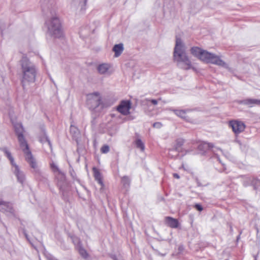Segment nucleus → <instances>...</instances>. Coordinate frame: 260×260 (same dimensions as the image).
I'll use <instances>...</instances> for the list:
<instances>
[{
    "instance_id": "nucleus-4",
    "label": "nucleus",
    "mask_w": 260,
    "mask_h": 260,
    "mask_svg": "<svg viewBox=\"0 0 260 260\" xmlns=\"http://www.w3.org/2000/svg\"><path fill=\"white\" fill-rule=\"evenodd\" d=\"M22 69L23 76L22 83L23 86L27 83L34 82L36 75V70L35 67L30 63H27L23 64Z\"/></svg>"
},
{
    "instance_id": "nucleus-10",
    "label": "nucleus",
    "mask_w": 260,
    "mask_h": 260,
    "mask_svg": "<svg viewBox=\"0 0 260 260\" xmlns=\"http://www.w3.org/2000/svg\"><path fill=\"white\" fill-rule=\"evenodd\" d=\"M0 151L4 152L5 155L9 159L11 164L12 166L15 167V169L13 171L14 173L16 175V165L15 164L14 159L13 157L12 154L7 147H1L0 148Z\"/></svg>"
},
{
    "instance_id": "nucleus-17",
    "label": "nucleus",
    "mask_w": 260,
    "mask_h": 260,
    "mask_svg": "<svg viewBox=\"0 0 260 260\" xmlns=\"http://www.w3.org/2000/svg\"><path fill=\"white\" fill-rule=\"evenodd\" d=\"M121 183L123 188L126 190L129 187L131 179L127 176H124L121 178Z\"/></svg>"
},
{
    "instance_id": "nucleus-13",
    "label": "nucleus",
    "mask_w": 260,
    "mask_h": 260,
    "mask_svg": "<svg viewBox=\"0 0 260 260\" xmlns=\"http://www.w3.org/2000/svg\"><path fill=\"white\" fill-rule=\"evenodd\" d=\"M189 111L188 110H174L173 112L177 116L180 117L182 119L186 121L190 122V117L187 115V112Z\"/></svg>"
},
{
    "instance_id": "nucleus-8",
    "label": "nucleus",
    "mask_w": 260,
    "mask_h": 260,
    "mask_svg": "<svg viewBox=\"0 0 260 260\" xmlns=\"http://www.w3.org/2000/svg\"><path fill=\"white\" fill-rule=\"evenodd\" d=\"M132 103L130 100H122L117 107V111L123 115H127L130 112Z\"/></svg>"
},
{
    "instance_id": "nucleus-2",
    "label": "nucleus",
    "mask_w": 260,
    "mask_h": 260,
    "mask_svg": "<svg viewBox=\"0 0 260 260\" xmlns=\"http://www.w3.org/2000/svg\"><path fill=\"white\" fill-rule=\"evenodd\" d=\"M190 51L192 55L204 62L211 63L221 67L226 66V63L218 56L203 50L199 47H192Z\"/></svg>"
},
{
    "instance_id": "nucleus-27",
    "label": "nucleus",
    "mask_w": 260,
    "mask_h": 260,
    "mask_svg": "<svg viewBox=\"0 0 260 260\" xmlns=\"http://www.w3.org/2000/svg\"><path fill=\"white\" fill-rule=\"evenodd\" d=\"M50 167H51V168L52 169V170L54 172L57 171L58 170L57 166L53 163H52L50 165Z\"/></svg>"
},
{
    "instance_id": "nucleus-32",
    "label": "nucleus",
    "mask_w": 260,
    "mask_h": 260,
    "mask_svg": "<svg viewBox=\"0 0 260 260\" xmlns=\"http://www.w3.org/2000/svg\"><path fill=\"white\" fill-rule=\"evenodd\" d=\"M73 128H75V127L74 126L71 125V128H71V131H72V129H73Z\"/></svg>"
},
{
    "instance_id": "nucleus-6",
    "label": "nucleus",
    "mask_w": 260,
    "mask_h": 260,
    "mask_svg": "<svg viewBox=\"0 0 260 260\" xmlns=\"http://www.w3.org/2000/svg\"><path fill=\"white\" fill-rule=\"evenodd\" d=\"M229 126L232 128L233 132L236 135L243 132L246 128V125L238 120H232L229 122Z\"/></svg>"
},
{
    "instance_id": "nucleus-19",
    "label": "nucleus",
    "mask_w": 260,
    "mask_h": 260,
    "mask_svg": "<svg viewBox=\"0 0 260 260\" xmlns=\"http://www.w3.org/2000/svg\"><path fill=\"white\" fill-rule=\"evenodd\" d=\"M123 50V47L122 44L115 45L113 48V51L115 52V56H119L122 53Z\"/></svg>"
},
{
    "instance_id": "nucleus-16",
    "label": "nucleus",
    "mask_w": 260,
    "mask_h": 260,
    "mask_svg": "<svg viewBox=\"0 0 260 260\" xmlns=\"http://www.w3.org/2000/svg\"><path fill=\"white\" fill-rule=\"evenodd\" d=\"M242 103L246 105L252 107L255 105H260V100L247 99L242 102Z\"/></svg>"
},
{
    "instance_id": "nucleus-33",
    "label": "nucleus",
    "mask_w": 260,
    "mask_h": 260,
    "mask_svg": "<svg viewBox=\"0 0 260 260\" xmlns=\"http://www.w3.org/2000/svg\"><path fill=\"white\" fill-rule=\"evenodd\" d=\"M115 260H118V259H116V258H115Z\"/></svg>"
},
{
    "instance_id": "nucleus-1",
    "label": "nucleus",
    "mask_w": 260,
    "mask_h": 260,
    "mask_svg": "<svg viewBox=\"0 0 260 260\" xmlns=\"http://www.w3.org/2000/svg\"><path fill=\"white\" fill-rule=\"evenodd\" d=\"M24 130L22 125L17 124V137L19 142L20 148L24 154L25 160L32 168L36 169L37 167V164L31 153L27 141L24 138L22 134Z\"/></svg>"
},
{
    "instance_id": "nucleus-28",
    "label": "nucleus",
    "mask_w": 260,
    "mask_h": 260,
    "mask_svg": "<svg viewBox=\"0 0 260 260\" xmlns=\"http://www.w3.org/2000/svg\"><path fill=\"white\" fill-rule=\"evenodd\" d=\"M194 208L199 211H201L203 209L202 206L200 204H196L194 205Z\"/></svg>"
},
{
    "instance_id": "nucleus-3",
    "label": "nucleus",
    "mask_w": 260,
    "mask_h": 260,
    "mask_svg": "<svg viewBox=\"0 0 260 260\" xmlns=\"http://www.w3.org/2000/svg\"><path fill=\"white\" fill-rule=\"evenodd\" d=\"M183 45L180 39L177 38L176 45L174 49V57H178V61L182 62L181 68L184 70H188L191 68V62L188 57L184 54L183 50Z\"/></svg>"
},
{
    "instance_id": "nucleus-18",
    "label": "nucleus",
    "mask_w": 260,
    "mask_h": 260,
    "mask_svg": "<svg viewBox=\"0 0 260 260\" xmlns=\"http://www.w3.org/2000/svg\"><path fill=\"white\" fill-rule=\"evenodd\" d=\"M214 145L212 143H207L205 142H203L201 143L199 146V148L200 150L207 151L213 148Z\"/></svg>"
},
{
    "instance_id": "nucleus-15",
    "label": "nucleus",
    "mask_w": 260,
    "mask_h": 260,
    "mask_svg": "<svg viewBox=\"0 0 260 260\" xmlns=\"http://www.w3.org/2000/svg\"><path fill=\"white\" fill-rule=\"evenodd\" d=\"M184 143V140L181 138L177 139L174 145V149L175 151L178 152H182L183 151V145Z\"/></svg>"
},
{
    "instance_id": "nucleus-30",
    "label": "nucleus",
    "mask_w": 260,
    "mask_h": 260,
    "mask_svg": "<svg viewBox=\"0 0 260 260\" xmlns=\"http://www.w3.org/2000/svg\"><path fill=\"white\" fill-rule=\"evenodd\" d=\"M150 101L151 102V103L152 104H153V105H157V103H158V102H157V100H154V99L151 100H150Z\"/></svg>"
},
{
    "instance_id": "nucleus-5",
    "label": "nucleus",
    "mask_w": 260,
    "mask_h": 260,
    "mask_svg": "<svg viewBox=\"0 0 260 260\" xmlns=\"http://www.w3.org/2000/svg\"><path fill=\"white\" fill-rule=\"evenodd\" d=\"M48 29L56 37L62 36L61 27L59 20L57 18H54L48 22Z\"/></svg>"
},
{
    "instance_id": "nucleus-26",
    "label": "nucleus",
    "mask_w": 260,
    "mask_h": 260,
    "mask_svg": "<svg viewBox=\"0 0 260 260\" xmlns=\"http://www.w3.org/2000/svg\"><path fill=\"white\" fill-rule=\"evenodd\" d=\"M5 26L3 24L0 23V35L2 36L3 35V30L5 29Z\"/></svg>"
},
{
    "instance_id": "nucleus-7",
    "label": "nucleus",
    "mask_w": 260,
    "mask_h": 260,
    "mask_svg": "<svg viewBox=\"0 0 260 260\" xmlns=\"http://www.w3.org/2000/svg\"><path fill=\"white\" fill-rule=\"evenodd\" d=\"M101 101L99 93L96 92L87 95V104L90 109H94L98 107Z\"/></svg>"
},
{
    "instance_id": "nucleus-23",
    "label": "nucleus",
    "mask_w": 260,
    "mask_h": 260,
    "mask_svg": "<svg viewBox=\"0 0 260 260\" xmlns=\"http://www.w3.org/2000/svg\"><path fill=\"white\" fill-rule=\"evenodd\" d=\"M109 147L107 145H103L101 148V152L102 153H107L109 151Z\"/></svg>"
},
{
    "instance_id": "nucleus-11",
    "label": "nucleus",
    "mask_w": 260,
    "mask_h": 260,
    "mask_svg": "<svg viewBox=\"0 0 260 260\" xmlns=\"http://www.w3.org/2000/svg\"><path fill=\"white\" fill-rule=\"evenodd\" d=\"M165 222L167 225L172 229H176L179 225L178 220L171 216L165 217Z\"/></svg>"
},
{
    "instance_id": "nucleus-31",
    "label": "nucleus",
    "mask_w": 260,
    "mask_h": 260,
    "mask_svg": "<svg viewBox=\"0 0 260 260\" xmlns=\"http://www.w3.org/2000/svg\"><path fill=\"white\" fill-rule=\"evenodd\" d=\"M173 177L175 178L179 179L180 178V176L177 173L173 174Z\"/></svg>"
},
{
    "instance_id": "nucleus-25",
    "label": "nucleus",
    "mask_w": 260,
    "mask_h": 260,
    "mask_svg": "<svg viewBox=\"0 0 260 260\" xmlns=\"http://www.w3.org/2000/svg\"><path fill=\"white\" fill-rule=\"evenodd\" d=\"M251 183L255 187L256 186H260V180H259L257 178H253L252 179V180L251 181Z\"/></svg>"
},
{
    "instance_id": "nucleus-22",
    "label": "nucleus",
    "mask_w": 260,
    "mask_h": 260,
    "mask_svg": "<svg viewBox=\"0 0 260 260\" xmlns=\"http://www.w3.org/2000/svg\"><path fill=\"white\" fill-rule=\"evenodd\" d=\"M78 251H79V254L81 255V256L82 257H83L84 258H87L89 256L86 250L83 248H81V247L79 249Z\"/></svg>"
},
{
    "instance_id": "nucleus-12",
    "label": "nucleus",
    "mask_w": 260,
    "mask_h": 260,
    "mask_svg": "<svg viewBox=\"0 0 260 260\" xmlns=\"http://www.w3.org/2000/svg\"><path fill=\"white\" fill-rule=\"evenodd\" d=\"M93 176L94 177L95 180L99 183V184L101 185V189H103L104 188V184L103 181V177L100 172V171L96 168L95 167H93L92 168Z\"/></svg>"
},
{
    "instance_id": "nucleus-20",
    "label": "nucleus",
    "mask_w": 260,
    "mask_h": 260,
    "mask_svg": "<svg viewBox=\"0 0 260 260\" xmlns=\"http://www.w3.org/2000/svg\"><path fill=\"white\" fill-rule=\"evenodd\" d=\"M109 67L110 66L108 64L103 63L99 66L98 70L100 73L104 74L107 72Z\"/></svg>"
},
{
    "instance_id": "nucleus-29",
    "label": "nucleus",
    "mask_w": 260,
    "mask_h": 260,
    "mask_svg": "<svg viewBox=\"0 0 260 260\" xmlns=\"http://www.w3.org/2000/svg\"><path fill=\"white\" fill-rule=\"evenodd\" d=\"M153 126L154 127L160 128L162 126V124L160 122H155L153 124Z\"/></svg>"
},
{
    "instance_id": "nucleus-9",
    "label": "nucleus",
    "mask_w": 260,
    "mask_h": 260,
    "mask_svg": "<svg viewBox=\"0 0 260 260\" xmlns=\"http://www.w3.org/2000/svg\"><path fill=\"white\" fill-rule=\"evenodd\" d=\"M0 211L8 214H13L14 209L12 204L0 200Z\"/></svg>"
},
{
    "instance_id": "nucleus-21",
    "label": "nucleus",
    "mask_w": 260,
    "mask_h": 260,
    "mask_svg": "<svg viewBox=\"0 0 260 260\" xmlns=\"http://www.w3.org/2000/svg\"><path fill=\"white\" fill-rule=\"evenodd\" d=\"M135 144L137 148H139L142 151H144L145 150V145L144 143L141 141V139H138L135 141Z\"/></svg>"
},
{
    "instance_id": "nucleus-24",
    "label": "nucleus",
    "mask_w": 260,
    "mask_h": 260,
    "mask_svg": "<svg viewBox=\"0 0 260 260\" xmlns=\"http://www.w3.org/2000/svg\"><path fill=\"white\" fill-rule=\"evenodd\" d=\"M24 176L22 173H19V171H17V180L21 183H23L24 181Z\"/></svg>"
},
{
    "instance_id": "nucleus-14",
    "label": "nucleus",
    "mask_w": 260,
    "mask_h": 260,
    "mask_svg": "<svg viewBox=\"0 0 260 260\" xmlns=\"http://www.w3.org/2000/svg\"><path fill=\"white\" fill-rule=\"evenodd\" d=\"M8 111L9 116L11 122L13 126L14 130L15 132H16V116L15 115L14 108L9 107L8 109Z\"/></svg>"
}]
</instances>
